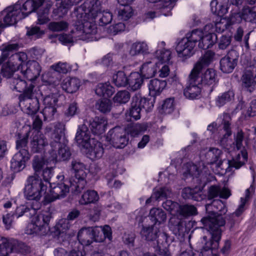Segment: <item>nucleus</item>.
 <instances>
[{"mask_svg": "<svg viewBox=\"0 0 256 256\" xmlns=\"http://www.w3.org/2000/svg\"><path fill=\"white\" fill-rule=\"evenodd\" d=\"M186 170L184 172V174L186 176H188L197 178L199 176L200 172L198 168L196 165L191 163H187L186 165Z\"/></svg>", "mask_w": 256, "mask_h": 256, "instance_id": "59", "label": "nucleus"}, {"mask_svg": "<svg viewBox=\"0 0 256 256\" xmlns=\"http://www.w3.org/2000/svg\"><path fill=\"white\" fill-rule=\"evenodd\" d=\"M238 54L234 50H230L227 54L220 60V69L224 73L232 72L237 65Z\"/></svg>", "mask_w": 256, "mask_h": 256, "instance_id": "12", "label": "nucleus"}, {"mask_svg": "<svg viewBox=\"0 0 256 256\" xmlns=\"http://www.w3.org/2000/svg\"><path fill=\"white\" fill-rule=\"evenodd\" d=\"M216 72L212 68L207 69L201 76V82L204 86H213L216 82Z\"/></svg>", "mask_w": 256, "mask_h": 256, "instance_id": "29", "label": "nucleus"}, {"mask_svg": "<svg viewBox=\"0 0 256 256\" xmlns=\"http://www.w3.org/2000/svg\"><path fill=\"white\" fill-rule=\"evenodd\" d=\"M178 216L186 218L190 216L197 214L196 208L193 205L184 204L178 206V208L176 210Z\"/></svg>", "mask_w": 256, "mask_h": 256, "instance_id": "39", "label": "nucleus"}, {"mask_svg": "<svg viewBox=\"0 0 256 256\" xmlns=\"http://www.w3.org/2000/svg\"><path fill=\"white\" fill-rule=\"evenodd\" d=\"M20 72L28 80H35L40 74L41 67L40 64L35 60L30 62L27 64L26 70L23 69V64L20 66Z\"/></svg>", "mask_w": 256, "mask_h": 256, "instance_id": "18", "label": "nucleus"}, {"mask_svg": "<svg viewBox=\"0 0 256 256\" xmlns=\"http://www.w3.org/2000/svg\"><path fill=\"white\" fill-rule=\"evenodd\" d=\"M71 166L74 173V177L70 180V187L76 192L80 193L86 184V166L78 160H72Z\"/></svg>", "mask_w": 256, "mask_h": 256, "instance_id": "4", "label": "nucleus"}, {"mask_svg": "<svg viewBox=\"0 0 256 256\" xmlns=\"http://www.w3.org/2000/svg\"><path fill=\"white\" fill-rule=\"evenodd\" d=\"M80 85V80L76 78H66L61 84L62 90L68 93L75 92L78 90Z\"/></svg>", "mask_w": 256, "mask_h": 256, "instance_id": "26", "label": "nucleus"}, {"mask_svg": "<svg viewBox=\"0 0 256 256\" xmlns=\"http://www.w3.org/2000/svg\"><path fill=\"white\" fill-rule=\"evenodd\" d=\"M222 120L221 125L225 132V136H229L232 134V117L228 112H224L219 116Z\"/></svg>", "mask_w": 256, "mask_h": 256, "instance_id": "37", "label": "nucleus"}, {"mask_svg": "<svg viewBox=\"0 0 256 256\" xmlns=\"http://www.w3.org/2000/svg\"><path fill=\"white\" fill-rule=\"evenodd\" d=\"M234 94L232 91L228 90L219 95L216 98V105L218 107L224 106L234 99Z\"/></svg>", "mask_w": 256, "mask_h": 256, "instance_id": "45", "label": "nucleus"}, {"mask_svg": "<svg viewBox=\"0 0 256 256\" xmlns=\"http://www.w3.org/2000/svg\"><path fill=\"white\" fill-rule=\"evenodd\" d=\"M33 216L32 220L42 228L43 232L46 233L49 228L48 224L52 217L51 214L48 211L42 210Z\"/></svg>", "mask_w": 256, "mask_h": 256, "instance_id": "20", "label": "nucleus"}, {"mask_svg": "<svg viewBox=\"0 0 256 256\" xmlns=\"http://www.w3.org/2000/svg\"><path fill=\"white\" fill-rule=\"evenodd\" d=\"M138 100V96H135L132 98V108L130 110V116L136 120H139L140 118V112L142 110L138 104L137 100Z\"/></svg>", "mask_w": 256, "mask_h": 256, "instance_id": "52", "label": "nucleus"}, {"mask_svg": "<svg viewBox=\"0 0 256 256\" xmlns=\"http://www.w3.org/2000/svg\"><path fill=\"white\" fill-rule=\"evenodd\" d=\"M156 64L157 62L154 64L150 62L144 64L140 69V74L143 78H150L154 76L156 72Z\"/></svg>", "mask_w": 256, "mask_h": 256, "instance_id": "35", "label": "nucleus"}, {"mask_svg": "<svg viewBox=\"0 0 256 256\" xmlns=\"http://www.w3.org/2000/svg\"><path fill=\"white\" fill-rule=\"evenodd\" d=\"M4 24L6 26L14 25L17 22L24 18V12H22L20 6L19 4H16L7 7L4 11Z\"/></svg>", "mask_w": 256, "mask_h": 256, "instance_id": "9", "label": "nucleus"}, {"mask_svg": "<svg viewBox=\"0 0 256 256\" xmlns=\"http://www.w3.org/2000/svg\"><path fill=\"white\" fill-rule=\"evenodd\" d=\"M75 140L79 146L84 148H88L90 146V132L86 124H84L78 126Z\"/></svg>", "mask_w": 256, "mask_h": 256, "instance_id": "19", "label": "nucleus"}, {"mask_svg": "<svg viewBox=\"0 0 256 256\" xmlns=\"http://www.w3.org/2000/svg\"><path fill=\"white\" fill-rule=\"evenodd\" d=\"M176 0H161V15L164 16L172 14L171 10Z\"/></svg>", "mask_w": 256, "mask_h": 256, "instance_id": "54", "label": "nucleus"}, {"mask_svg": "<svg viewBox=\"0 0 256 256\" xmlns=\"http://www.w3.org/2000/svg\"><path fill=\"white\" fill-rule=\"evenodd\" d=\"M228 0H213L210 2L212 12L219 16H222L228 12Z\"/></svg>", "mask_w": 256, "mask_h": 256, "instance_id": "28", "label": "nucleus"}, {"mask_svg": "<svg viewBox=\"0 0 256 256\" xmlns=\"http://www.w3.org/2000/svg\"><path fill=\"white\" fill-rule=\"evenodd\" d=\"M214 53L211 50H208L200 58L196 63L190 74V78L192 82H195L201 70L208 66L214 60Z\"/></svg>", "mask_w": 256, "mask_h": 256, "instance_id": "13", "label": "nucleus"}, {"mask_svg": "<svg viewBox=\"0 0 256 256\" xmlns=\"http://www.w3.org/2000/svg\"><path fill=\"white\" fill-rule=\"evenodd\" d=\"M14 212V216L17 218H20L24 215H26L28 217H32V215L30 212V208L26 206H22L17 207L16 209L12 210Z\"/></svg>", "mask_w": 256, "mask_h": 256, "instance_id": "61", "label": "nucleus"}, {"mask_svg": "<svg viewBox=\"0 0 256 256\" xmlns=\"http://www.w3.org/2000/svg\"><path fill=\"white\" fill-rule=\"evenodd\" d=\"M200 92L201 89L199 86L190 84L184 90V94L186 98L194 100L199 98Z\"/></svg>", "mask_w": 256, "mask_h": 256, "instance_id": "43", "label": "nucleus"}, {"mask_svg": "<svg viewBox=\"0 0 256 256\" xmlns=\"http://www.w3.org/2000/svg\"><path fill=\"white\" fill-rule=\"evenodd\" d=\"M20 106L22 108L24 112L30 116H34L40 109V103L38 98L20 103Z\"/></svg>", "mask_w": 256, "mask_h": 256, "instance_id": "23", "label": "nucleus"}, {"mask_svg": "<svg viewBox=\"0 0 256 256\" xmlns=\"http://www.w3.org/2000/svg\"><path fill=\"white\" fill-rule=\"evenodd\" d=\"M106 138L117 148H124L128 142V138L126 132L120 127H115L110 130Z\"/></svg>", "mask_w": 256, "mask_h": 256, "instance_id": "7", "label": "nucleus"}, {"mask_svg": "<svg viewBox=\"0 0 256 256\" xmlns=\"http://www.w3.org/2000/svg\"><path fill=\"white\" fill-rule=\"evenodd\" d=\"M26 231L28 234H37L44 235L46 234V232H43L42 228L32 220L30 223L28 224Z\"/></svg>", "mask_w": 256, "mask_h": 256, "instance_id": "63", "label": "nucleus"}, {"mask_svg": "<svg viewBox=\"0 0 256 256\" xmlns=\"http://www.w3.org/2000/svg\"><path fill=\"white\" fill-rule=\"evenodd\" d=\"M88 149L89 154L91 159L100 158L102 157L104 154V148L102 144L99 142H94L87 148Z\"/></svg>", "mask_w": 256, "mask_h": 256, "instance_id": "34", "label": "nucleus"}, {"mask_svg": "<svg viewBox=\"0 0 256 256\" xmlns=\"http://www.w3.org/2000/svg\"><path fill=\"white\" fill-rule=\"evenodd\" d=\"M96 108L102 113L108 112L112 107V102L108 98H104L99 100L96 104Z\"/></svg>", "mask_w": 256, "mask_h": 256, "instance_id": "48", "label": "nucleus"}, {"mask_svg": "<svg viewBox=\"0 0 256 256\" xmlns=\"http://www.w3.org/2000/svg\"><path fill=\"white\" fill-rule=\"evenodd\" d=\"M47 144L46 140L44 138L42 135L39 134V132H36L30 140L31 150L34 153L40 152Z\"/></svg>", "mask_w": 256, "mask_h": 256, "instance_id": "22", "label": "nucleus"}, {"mask_svg": "<svg viewBox=\"0 0 256 256\" xmlns=\"http://www.w3.org/2000/svg\"><path fill=\"white\" fill-rule=\"evenodd\" d=\"M68 24L67 22L61 21L59 22H51L49 24V28L54 32H60L67 28Z\"/></svg>", "mask_w": 256, "mask_h": 256, "instance_id": "64", "label": "nucleus"}, {"mask_svg": "<svg viewBox=\"0 0 256 256\" xmlns=\"http://www.w3.org/2000/svg\"><path fill=\"white\" fill-rule=\"evenodd\" d=\"M203 31L199 29H195L186 34L184 38L187 39L190 42H192L196 46V43L200 42L203 35Z\"/></svg>", "mask_w": 256, "mask_h": 256, "instance_id": "46", "label": "nucleus"}, {"mask_svg": "<svg viewBox=\"0 0 256 256\" xmlns=\"http://www.w3.org/2000/svg\"><path fill=\"white\" fill-rule=\"evenodd\" d=\"M128 78L122 71H118L113 76V82L118 87L126 86L128 84Z\"/></svg>", "mask_w": 256, "mask_h": 256, "instance_id": "47", "label": "nucleus"}, {"mask_svg": "<svg viewBox=\"0 0 256 256\" xmlns=\"http://www.w3.org/2000/svg\"><path fill=\"white\" fill-rule=\"evenodd\" d=\"M148 50V46L144 42H138L133 44L130 50V54L134 56L140 53L146 52Z\"/></svg>", "mask_w": 256, "mask_h": 256, "instance_id": "50", "label": "nucleus"}, {"mask_svg": "<svg viewBox=\"0 0 256 256\" xmlns=\"http://www.w3.org/2000/svg\"><path fill=\"white\" fill-rule=\"evenodd\" d=\"M242 86L250 92H252L256 86V79L253 72L250 70H246L241 78Z\"/></svg>", "mask_w": 256, "mask_h": 256, "instance_id": "27", "label": "nucleus"}, {"mask_svg": "<svg viewBox=\"0 0 256 256\" xmlns=\"http://www.w3.org/2000/svg\"><path fill=\"white\" fill-rule=\"evenodd\" d=\"M248 160V154L245 150H242L240 154H238L236 160H224L218 164V167L225 170V172L230 171V167H234L236 169L240 168Z\"/></svg>", "mask_w": 256, "mask_h": 256, "instance_id": "17", "label": "nucleus"}, {"mask_svg": "<svg viewBox=\"0 0 256 256\" xmlns=\"http://www.w3.org/2000/svg\"><path fill=\"white\" fill-rule=\"evenodd\" d=\"M30 133V131H28L23 134L19 132L16 134V148L18 152L22 150L28 151V143Z\"/></svg>", "mask_w": 256, "mask_h": 256, "instance_id": "40", "label": "nucleus"}, {"mask_svg": "<svg viewBox=\"0 0 256 256\" xmlns=\"http://www.w3.org/2000/svg\"><path fill=\"white\" fill-rule=\"evenodd\" d=\"M195 47L192 42L183 38L177 42L176 50L178 57L186 60L194 54Z\"/></svg>", "mask_w": 256, "mask_h": 256, "instance_id": "15", "label": "nucleus"}, {"mask_svg": "<svg viewBox=\"0 0 256 256\" xmlns=\"http://www.w3.org/2000/svg\"><path fill=\"white\" fill-rule=\"evenodd\" d=\"M48 186L44 184L42 179L36 176H28L24 194L26 199L32 200L30 205V212L32 216L41 207L40 200L42 194L46 193Z\"/></svg>", "mask_w": 256, "mask_h": 256, "instance_id": "2", "label": "nucleus"}, {"mask_svg": "<svg viewBox=\"0 0 256 256\" xmlns=\"http://www.w3.org/2000/svg\"><path fill=\"white\" fill-rule=\"evenodd\" d=\"M150 94V96L156 98L160 94V80L158 78L150 80L149 84Z\"/></svg>", "mask_w": 256, "mask_h": 256, "instance_id": "58", "label": "nucleus"}, {"mask_svg": "<svg viewBox=\"0 0 256 256\" xmlns=\"http://www.w3.org/2000/svg\"><path fill=\"white\" fill-rule=\"evenodd\" d=\"M99 200L98 192L94 190H88L81 196L79 202L82 205L94 204Z\"/></svg>", "mask_w": 256, "mask_h": 256, "instance_id": "30", "label": "nucleus"}, {"mask_svg": "<svg viewBox=\"0 0 256 256\" xmlns=\"http://www.w3.org/2000/svg\"><path fill=\"white\" fill-rule=\"evenodd\" d=\"M26 54L23 52L13 54L11 58L14 62L8 60L2 65L0 70L1 75L4 78H10L15 72L20 70L22 64L26 60Z\"/></svg>", "mask_w": 256, "mask_h": 256, "instance_id": "6", "label": "nucleus"}, {"mask_svg": "<svg viewBox=\"0 0 256 256\" xmlns=\"http://www.w3.org/2000/svg\"><path fill=\"white\" fill-rule=\"evenodd\" d=\"M91 232V239L98 242H104L106 238L110 241L112 239V232L110 227L108 225H105L102 227H91L88 230H82L81 233Z\"/></svg>", "mask_w": 256, "mask_h": 256, "instance_id": "11", "label": "nucleus"}, {"mask_svg": "<svg viewBox=\"0 0 256 256\" xmlns=\"http://www.w3.org/2000/svg\"><path fill=\"white\" fill-rule=\"evenodd\" d=\"M150 218L154 224L151 227H144L140 232L142 237L148 241L156 240L157 246H158V240H157L158 238L160 228V210L159 208H153L151 209L150 212Z\"/></svg>", "mask_w": 256, "mask_h": 256, "instance_id": "5", "label": "nucleus"}, {"mask_svg": "<svg viewBox=\"0 0 256 256\" xmlns=\"http://www.w3.org/2000/svg\"><path fill=\"white\" fill-rule=\"evenodd\" d=\"M65 126L62 123L56 124L54 130L50 134V145L52 148V152H56L57 148L64 144L67 141L64 135Z\"/></svg>", "mask_w": 256, "mask_h": 256, "instance_id": "10", "label": "nucleus"}, {"mask_svg": "<svg viewBox=\"0 0 256 256\" xmlns=\"http://www.w3.org/2000/svg\"><path fill=\"white\" fill-rule=\"evenodd\" d=\"M45 0H27L22 6V12H24V18L27 16L29 14L38 9L40 6Z\"/></svg>", "mask_w": 256, "mask_h": 256, "instance_id": "31", "label": "nucleus"}, {"mask_svg": "<svg viewBox=\"0 0 256 256\" xmlns=\"http://www.w3.org/2000/svg\"><path fill=\"white\" fill-rule=\"evenodd\" d=\"M88 12L94 18L100 17V23L102 26H105L110 24L112 19V14L108 11L102 12V8L100 2L98 0L90 1V5L88 7Z\"/></svg>", "mask_w": 256, "mask_h": 256, "instance_id": "8", "label": "nucleus"}, {"mask_svg": "<svg viewBox=\"0 0 256 256\" xmlns=\"http://www.w3.org/2000/svg\"><path fill=\"white\" fill-rule=\"evenodd\" d=\"M148 125L146 124L136 123L130 125L128 127V134L132 137L138 136L140 134L146 130Z\"/></svg>", "mask_w": 256, "mask_h": 256, "instance_id": "44", "label": "nucleus"}, {"mask_svg": "<svg viewBox=\"0 0 256 256\" xmlns=\"http://www.w3.org/2000/svg\"><path fill=\"white\" fill-rule=\"evenodd\" d=\"M26 36L31 38L34 37L38 38L44 34V32L38 26L26 27Z\"/></svg>", "mask_w": 256, "mask_h": 256, "instance_id": "62", "label": "nucleus"}, {"mask_svg": "<svg viewBox=\"0 0 256 256\" xmlns=\"http://www.w3.org/2000/svg\"><path fill=\"white\" fill-rule=\"evenodd\" d=\"M138 97V100H137L138 104L142 109H144L146 112L152 111L154 106L156 98L150 96L149 98H141L140 94H136Z\"/></svg>", "mask_w": 256, "mask_h": 256, "instance_id": "36", "label": "nucleus"}, {"mask_svg": "<svg viewBox=\"0 0 256 256\" xmlns=\"http://www.w3.org/2000/svg\"><path fill=\"white\" fill-rule=\"evenodd\" d=\"M34 86L30 84L28 86H27L24 90H22V93L19 96L20 103L28 101L29 100H32L34 98V93L33 89Z\"/></svg>", "mask_w": 256, "mask_h": 256, "instance_id": "49", "label": "nucleus"}, {"mask_svg": "<svg viewBox=\"0 0 256 256\" xmlns=\"http://www.w3.org/2000/svg\"><path fill=\"white\" fill-rule=\"evenodd\" d=\"M132 16V8L130 6H122L118 11V18L122 20H127Z\"/></svg>", "mask_w": 256, "mask_h": 256, "instance_id": "60", "label": "nucleus"}, {"mask_svg": "<svg viewBox=\"0 0 256 256\" xmlns=\"http://www.w3.org/2000/svg\"><path fill=\"white\" fill-rule=\"evenodd\" d=\"M216 40V35L214 34H208L204 36L202 35V38L198 42L199 48L206 50L212 47L215 43Z\"/></svg>", "mask_w": 256, "mask_h": 256, "instance_id": "38", "label": "nucleus"}, {"mask_svg": "<svg viewBox=\"0 0 256 256\" xmlns=\"http://www.w3.org/2000/svg\"><path fill=\"white\" fill-rule=\"evenodd\" d=\"M143 77L138 72H132L128 77V84L133 91L139 89L143 83Z\"/></svg>", "mask_w": 256, "mask_h": 256, "instance_id": "32", "label": "nucleus"}, {"mask_svg": "<svg viewBox=\"0 0 256 256\" xmlns=\"http://www.w3.org/2000/svg\"><path fill=\"white\" fill-rule=\"evenodd\" d=\"M10 82L12 86H13V88L20 92H22L27 86L26 82L18 77L12 78Z\"/></svg>", "mask_w": 256, "mask_h": 256, "instance_id": "57", "label": "nucleus"}, {"mask_svg": "<svg viewBox=\"0 0 256 256\" xmlns=\"http://www.w3.org/2000/svg\"><path fill=\"white\" fill-rule=\"evenodd\" d=\"M30 158L28 151L22 150L16 152L10 160V168L14 172L22 170L26 167V163Z\"/></svg>", "mask_w": 256, "mask_h": 256, "instance_id": "14", "label": "nucleus"}, {"mask_svg": "<svg viewBox=\"0 0 256 256\" xmlns=\"http://www.w3.org/2000/svg\"><path fill=\"white\" fill-rule=\"evenodd\" d=\"M75 28L70 32V34L72 36L74 40H84L86 38H89L88 36H86L82 31V26H80V22L78 21L76 23Z\"/></svg>", "mask_w": 256, "mask_h": 256, "instance_id": "55", "label": "nucleus"}, {"mask_svg": "<svg viewBox=\"0 0 256 256\" xmlns=\"http://www.w3.org/2000/svg\"><path fill=\"white\" fill-rule=\"evenodd\" d=\"M240 18L252 24H256V6H244L240 12Z\"/></svg>", "mask_w": 256, "mask_h": 256, "instance_id": "25", "label": "nucleus"}, {"mask_svg": "<svg viewBox=\"0 0 256 256\" xmlns=\"http://www.w3.org/2000/svg\"><path fill=\"white\" fill-rule=\"evenodd\" d=\"M50 186V194L46 198L49 202L64 198L70 191L68 186L64 182H58Z\"/></svg>", "mask_w": 256, "mask_h": 256, "instance_id": "16", "label": "nucleus"}, {"mask_svg": "<svg viewBox=\"0 0 256 256\" xmlns=\"http://www.w3.org/2000/svg\"><path fill=\"white\" fill-rule=\"evenodd\" d=\"M130 95L127 90L118 92L113 98L114 102L120 104H126L130 99Z\"/></svg>", "mask_w": 256, "mask_h": 256, "instance_id": "56", "label": "nucleus"}, {"mask_svg": "<svg viewBox=\"0 0 256 256\" xmlns=\"http://www.w3.org/2000/svg\"><path fill=\"white\" fill-rule=\"evenodd\" d=\"M45 162L44 158L42 156L36 155L32 160V166L34 170V173L33 176H36L42 179L39 174H41L42 170L44 168Z\"/></svg>", "mask_w": 256, "mask_h": 256, "instance_id": "41", "label": "nucleus"}, {"mask_svg": "<svg viewBox=\"0 0 256 256\" xmlns=\"http://www.w3.org/2000/svg\"><path fill=\"white\" fill-rule=\"evenodd\" d=\"M175 102L174 98H170L166 99L162 104L161 106V114H171L175 108Z\"/></svg>", "mask_w": 256, "mask_h": 256, "instance_id": "53", "label": "nucleus"}, {"mask_svg": "<svg viewBox=\"0 0 256 256\" xmlns=\"http://www.w3.org/2000/svg\"><path fill=\"white\" fill-rule=\"evenodd\" d=\"M16 252L24 254H29L31 248L26 244L8 238L0 239V256H8L9 254Z\"/></svg>", "mask_w": 256, "mask_h": 256, "instance_id": "3", "label": "nucleus"}, {"mask_svg": "<svg viewBox=\"0 0 256 256\" xmlns=\"http://www.w3.org/2000/svg\"><path fill=\"white\" fill-rule=\"evenodd\" d=\"M57 149L58 150V153L56 154V152H53V159L58 160H66L70 158L71 153L68 147L66 145V142Z\"/></svg>", "mask_w": 256, "mask_h": 256, "instance_id": "42", "label": "nucleus"}, {"mask_svg": "<svg viewBox=\"0 0 256 256\" xmlns=\"http://www.w3.org/2000/svg\"><path fill=\"white\" fill-rule=\"evenodd\" d=\"M107 122L104 117H95L92 121H90V128L95 135H100L104 132Z\"/></svg>", "mask_w": 256, "mask_h": 256, "instance_id": "21", "label": "nucleus"}, {"mask_svg": "<svg viewBox=\"0 0 256 256\" xmlns=\"http://www.w3.org/2000/svg\"><path fill=\"white\" fill-rule=\"evenodd\" d=\"M254 188L253 186H250L246 190V196L244 198H241V204L238 207V208L236 210L234 214L240 217L242 213L245 210L246 208L245 205L247 201L248 200L250 195V192H252Z\"/></svg>", "mask_w": 256, "mask_h": 256, "instance_id": "51", "label": "nucleus"}, {"mask_svg": "<svg viewBox=\"0 0 256 256\" xmlns=\"http://www.w3.org/2000/svg\"><path fill=\"white\" fill-rule=\"evenodd\" d=\"M224 204L220 200H214L212 204L206 206L208 216L204 217L201 222L211 234V240L206 242L200 252L201 256H216L217 248L221 238L220 227L226 222L220 211Z\"/></svg>", "mask_w": 256, "mask_h": 256, "instance_id": "1", "label": "nucleus"}, {"mask_svg": "<svg viewBox=\"0 0 256 256\" xmlns=\"http://www.w3.org/2000/svg\"><path fill=\"white\" fill-rule=\"evenodd\" d=\"M78 12L79 10H77L76 11L74 12V14L77 17L78 20L80 22V26H82L84 36H88L87 35L96 34L97 28L94 24L88 21L83 22V20L82 19V16L86 14V13L78 14Z\"/></svg>", "mask_w": 256, "mask_h": 256, "instance_id": "24", "label": "nucleus"}, {"mask_svg": "<svg viewBox=\"0 0 256 256\" xmlns=\"http://www.w3.org/2000/svg\"><path fill=\"white\" fill-rule=\"evenodd\" d=\"M95 91L99 96L110 97L114 92V88L109 82L100 83L98 84Z\"/></svg>", "mask_w": 256, "mask_h": 256, "instance_id": "33", "label": "nucleus"}]
</instances>
